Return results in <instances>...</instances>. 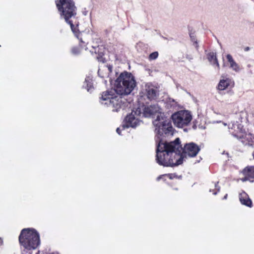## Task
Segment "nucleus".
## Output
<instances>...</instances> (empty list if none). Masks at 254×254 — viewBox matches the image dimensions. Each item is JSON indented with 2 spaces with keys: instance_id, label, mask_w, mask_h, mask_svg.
Returning <instances> with one entry per match:
<instances>
[{
  "instance_id": "f257e3e1",
  "label": "nucleus",
  "mask_w": 254,
  "mask_h": 254,
  "mask_svg": "<svg viewBox=\"0 0 254 254\" xmlns=\"http://www.w3.org/2000/svg\"><path fill=\"white\" fill-rule=\"evenodd\" d=\"M136 86V82L133 76L127 72L120 74L116 80L115 88L103 92L100 102L102 104L109 106L113 112H119L124 110L127 103L123 102L122 98L117 95L129 94Z\"/></svg>"
},
{
  "instance_id": "f03ea898",
  "label": "nucleus",
  "mask_w": 254,
  "mask_h": 254,
  "mask_svg": "<svg viewBox=\"0 0 254 254\" xmlns=\"http://www.w3.org/2000/svg\"><path fill=\"white\" fill-rule=\"evenodd\" d=\"M182 150L179 138L170 143L159 141L156 150L157 162L166 167L181 165L183 162V157L181 155Z\"/></svg>"
},
{
  "instance_id": "7ed1b4c3",
  "label": "nucleus",
  "mask_w": 254,
  "mask_h": 254,
  "mask_svg": "<svg viewBox=\"0 0 254 254\" xmlns=\"http://www.w3.org/2000/svg\"><path fill=\"white\" fill-rule=\"evenodd\" d=\"M19 242L24 249L28 251L35 250L40 244V236L34 229L25 228L21 231Z\"/></svg>"
},
{
  "instance_id": "20e7f679",
  "label": "nucleus",
  "mask_w": 254,
  "mask_h": 254,
  "mask_svg": "<svg viewBox=\"0 0 254 254\" xmlns=\"http://www.w3.org/2000/svg\"><path fill=\"white\" fill-rule=\"evenodd\" d=\"M56 6L62 18L70 25L72 31L74 26L72 19L76 14V8L73 0H57Z\"/></svg>"
},
{
  "instance_id": "39448f33",
  "label": "nucleus",
  "mask_w": 254,
  "mask_h": 254,
  "mask_svg": "<svg viewBox=\"0 0 254 254\" xmlns=\"http://www.w3.org/2000/svg\"><path fill=\"white\" fill-rule=\"evenodd\" d=\"M155 127V131L156 133V142L159 141H163L160 137L166 135H173L174 128H173L170 120L167 119L164 114L157 116L156 119L153 122Z\"/></svg>"
},
{
  "instance_id": "423d86ee",
  "label": "nucleus",
  "mask_w": 254,
  "mask_h": 254,
  "mask_svg": "<svg viewBox=\"0 0 254 254\" xmlns=\"http://www.w3.org/2000/svg\"><path fill=\"white\" fill-rule=\"evenodd\" d=\"M171 119L176 127L184 128V130L187 132V127L192 120V116L189 111L182 110L172 114Z\"/></svg>"
},
{
  "instance_id": "0eeeda50",
  "label": "nucleus",
  "mask_w": 254,
  "mask_h": 254,
  "mask_svg": "<svg viewBox=\"0 0 254 254\" xmlns=\"http://www.w3.org/2000/svg\"><path fill=\"white\" fill-rule=\"evenodd\" d=\"M135 114L146 118L152 117L157 115L164 114L162 109L158 104L151 105L149 106L142 105L138 107L136 110Z\"/></svg>"
},
{
  "instance_id": "6e6552de",
  "label": "nucleus",
  "mask_w": 254,
  "mask_h": 254,
  "mask_svg": "<svg viewBox=\"0 0 254 254\" xmlns=\"http://www.w3.org/2000/svg\"><path fill=\"white\" fill-rule=\"evenodd\" d=\"M135 110H133L130 114L126 117L125 120V124L121 127L123 129L129 127L134 128L140 125L141 121L138 118L140 116L137 114H135Z\"/></svg>"
},
{
  "instance_id": "1a4fd4ad",
  "label": "nucleus",
  "mask_w": 254,
  "mask_h": 254,
  "mask_svg": "<svg viewBox=\"0 0 254 254\" xmlns=\"http://www.w3.org/2000/svg\"><path fill=\"white\" fill-rule=\"evenodd\" d=\"M230 132L237 138H243L244 129L243 126L238 121H233L228 126Z\"/></svg>"
},
{
  "instance_id": "9d476101",
  "label": "nucleus",
  "mask_w": 254,
  "mask_h": 254,
  "mask_svg": "<svg viewBox=\"0 0 254 254\" xmlns=\"http://www.w3.org/2000/svg\"><path fill=\"white\" fill-rule=\"evenodd\" d=\"M200 150V148L193 142L187 143L184 148V153L190 157L195 156Z\"/></svg>"
},
{
  "instance_id": "9b49d317",
  "label": "nucleus",
  "mask_w": 254,
  "mask_h": 254,
  "mask_svg": "<svg viewBox=\"0 0 254 254\" xmlns=\"http://www.w3.org/2000/svg\"><path fill=\"white\" fill-rule=\"evenodd\" d=\"M241 174L244 176L240 179L242 182L249 181L253 182L254 179V166H248L241 172Z\"/></svg>"
},
{
  "instance_id": "f8f14e48",
  "label": "nucleus",
  "mask_w": 254,
  "mask_h": 254,
  "mask_svg": "<svg viewBox=\"0 0 254 254\" xmlns=\"http://www.w3.org/2000/svg\"><path fill=\"white\" fill-rule=\"evenodd\" d=\"M145 90L147 96L150 100L155 99L158 95V91L157 87L150 83L145 85Z\"/></svg>"
},
{
  "instance_id": "ddd939ff",
  "label": "nucleus",
  "mask_w": 254,
  "mask_h": 254,
  "mask_svg": "<svg viewBox=\"0 0 254 254\" xmlns=\"http://www.w3.org/2000/svg\"><path fill=\"white\" fill-rule=\"evenodd\" d=\"M239 200L242 204L249 207L252 206V201L248 194L245 191H242L240 193Z\"/></svg>"
},
{
  "instance_id": "4468645a",
  "label": "nucleus",
  "mask_w": 254,
  "mask_h": 254,
  "mask_svg": "<svg viewBox=\"0 0 254 254\" xmlns=\"http://www.w3.org/2000/svg\"><path fill=\"white\" fill-rule=\"evenodd\" d=\"M233 85V81L228 78H223L220 80L218 85V88L220 90H224L229 87Z\"/></svg>"
},
{
  "instance_id": "2eb2a0df",
  "label": "nucleus",
  "mask_w": 254,
  "mask_h": 254,
  "mask_svg": "<svg viewBox=\"0 0 254 254\" xmlns=\"http://www.w3.org/2000/svg\"><path fill=\"white\" fill-rule=\"evenodd\" d=\"M112 68L113 66L111 65H104L102 68L99 69L98 74L103 78L108 77L112 71Z\"/></svg>"
},
{
  "instance_id": "dca6fc26",
  "label": "nucleus",
  "mask_w": 254,
  "mask_h": 254,
  "mask_svg": "<svg viewBox=\"0 0 254 254\" xmlns=\"http://www.w3.org/2000/svg\"><path fill=\"white\" fill-rule=\"evenodd\" d=\"M241 139V142L244 145H251L254 143V135L251 133H247L244 130V137L243 138H238Z\"/></svg>"
},
{
  "instance_id": "f3484780",
  "label": "nucleus",
  "mask_w": 254,
  "mask_h": 254,
  "mask_svg": "<svg viewBox=\"0 0 254 254\" xmlns=\"http://www.w3.org/2000/svg\"><path fill=\"white\" fill-rule=\"evenodd\" d=\"M228 62L230 64V67L234 71L236 72H238L240 70V68L238 64H237L234 59H233L232 56L230 54H228L226 56Z\"/></svg>"
},
{
  "instance_id": "a211bd4d",
  "label": "nucleus",
  "mask_w": 254,
  "mask_h": 254,
  "mask_svg": "<svg viewBox=\"0 0 254 254\" xmlns=\"http://www.w3.org/2000/svg\"><path fill=\"white\" fill-rule=\"evenodd\" d=\"M234 117L236 121H238L239 123H242L247 119V113L245 111L243 110L236 113L234 115Z\"/></svg>"
},
{
  "instance_id": "6ab92c4d",
  "label": "nucleus",
  "mask_w": 254,
  "mask_h": 254,
  "mask_svg": "<svg viewBox=\"0 0 254 254\" xmlns=\"http://www.w3.org/2000/svg\"><path fill=\"white\" fill-rule=\"evenodd\" d=\"M83 87L86 88L88 92H91L93 89L92 79L89 76L87 77L84 81Z\"/></svg>"
},
{
  "instance_id": "aec40b11",
  "label": "nucleus",
  "mask_w": 254,
  "mask_h": 254,
  "mask_svg": "<svg viewBox=\"0 0 254 254\" xmlns=\"http://www.w3.org/2000/svg\"><path fill=\"white\" fill-rule=\"evenodd\" d=\"M207 58L209 61L212 64H216L218 68H219V64L216 58V54L213 52L209 53L207 55Z\"/></svg>"
},
{
  "instance_id": "412c9836",
  "label": "nucleus",
  "mask_w": 254,
  "mask_h": 254,
  "mask_svg": "<svg viewBox=\"0 0 254 254\" xmlns=\"http://www.w3.org/2000/svg\"><path fill=\"white\" fill-rule=\"evenodd\" d=\"M91 48H92V49L90 50V52L92 54H93V53L98 54L99 55L101 54V52H100L99 51V50L100 49L99 46H92Z\"/></svg>"
},
{
  "instance_id": "4be33fe9",
  "label": "nucleus",
  "mask_w": 254,
  "mask_h": 254,
  "mask_svg": "<svg viewBox=\"0 0 254 254\" xmlns=\"http://www.w3.org/2000/svg\"><path fill=\"white\" fill-rule=\"evenodd\" d=\"M167 176L170 179H173L177 178V176L175 174H168L163 175L159 176L157 178V180L159 181L162 178V177H163L164 176Z\"/></svg>"
},
{
  "instance_id": "5701e85b",
  "label": "nucleus",
  "mask_w": 254,
  "mask_h": 254,
  "mask_svg": "<svg viewBox=\"0 0 254 254\" xmlns=\"http://www.w3.org/2000/svg\"><path fill=\"white\" fill-rule=\"evenodd\" d=\"M167 104L170 105V106L171 107H175L177 105V102H176V101L174 99L170 98H169L167 99Z\"/></svg>"
},
{
  "instance_id": "b1692460",
  "label": "nucleus",
  "mask_w": 254,
  "mask_h": 254,
  "mask_svg": "<svg viewBox=\"0 0 254 254\" xmlns=\"http://www.w3.org/2000/svg\"><path fill=\"white\" fill-rule=\"evenodd\" d=\"M158 57V53L157 52H154L150 54L149 56V60H154L156 59Z\"/></svg>"
},
{
  "instance_id": "393cba45",
  "label": "nucleus",
  "mask_w": 254,
  "mask_h": 254,
  "mask_svg": "<svg viewBox=\"0 0 254 254\" xmlns=\"http://www.w3.org/2000/svg\"><path fill=\"white\" fill-rule=\"evenodd\" d=\"M218 182L217 183V184H215L214 187L215 188V189L217 190V191H214L213 190L210 189L209 190L210 192H212L213 194H216L218 192L220 191V187L217 186V184Z\"/></svg>"
},
{
  "instance_id": "a878e982",
  "label": "nucleus",
  "mask_w": 254,
  "mask_h": 254,
  "mask_svg": "<svg viewBox=\"0 0 254 254\" xmlns=\"http://www.w3.org/2000/svg\"><path fill=\"white\" fill-rule=\"evenodd\" d=\"M80 52V49L78 47H74L71 50V52L74 55H78Z\"/></svg>"
},
{
  "instance_id": "bb28decb",
  "label": "nucleus",
  "mask_w": 254,
  "mask_h": 254,
  "mask_svg": "<svg viewBox=\"0 0 254 254\" xmlns=\"http://www.w3.org/2000/svg\"><path fill=\"white\" fill-rule=\"evenodd\" d=\"M121 127H118L117 128L116 131L119 134H121Z\"/></svg>"
},
{
  "instance_id": "cd10ccee",
  "label": "nucleus",
  "mask_w": 254,
  "mask_h": 254,
  "mask_svg": "<svg viewBox=\"0 0 254 254\" xmlns=\"http://www.w3.org/2000/svg\"><path fill=\"white\" fill-rule=\"evenodd\" d=\"M250 49V47H246L245 48L244 51H246V52H247V51H249Z\"/></svg>"
},
{
  "instance_id": "c85d7f7f",
  "label": "nucleus",
  "mask_w": 254,
  "mask_h": 254,
  "mask_svg": "<svg viewBox=\"0 0 254 254\" xmlns=\"http://www.w3.org/2000/svg\"><path fill=\"white\" fill-rule=\"evenodd\" d=\"M3 243L2 240L0 238V246Z\"/></svg>"
},
{
  "instance_id": "c756f323",
  "label": "nucleus",
  "mask_w": 254,
  "mask_h": 254,
  "mask_svg": "<svg viewBox=\"0 0 254 254\" xmlns=\"http://www.w3.org/2000/svg\"><path fill=\"white\" fill-rule=\"evenodd\" d=\"M227 194H226L224 196L223 199H227Z\"/></svg>"
},
{
  "instance_id": "7c9ffc66",
  "label": "nucleus",
  "mask_w": 254,
  "mask_h": 254,
  "mask_svg": "<svg viewBox=\"0 0 254 254\" xmlns=\"http://www.w3.org/2000/svg\"><path fill=\"white\" fill-rule=\"evenodd\" d=\"M224 126H226V125H227V124H225V123H224Z\"/></svg>"
}]
</instances>
